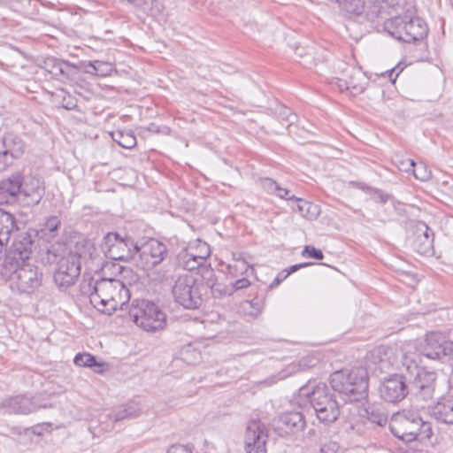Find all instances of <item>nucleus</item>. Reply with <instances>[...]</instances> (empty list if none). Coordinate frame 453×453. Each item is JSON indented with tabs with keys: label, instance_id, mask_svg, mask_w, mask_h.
<instances>
[{
	"label": "nucleus",
	"instance_id": "obj_1",
	"mask_svg": "<svg viewBox=\"0 0 453 453\" xmlns=\"http://www.w3.org/2000/svg\"><path fill=\"white\" fill-rule=\"evenodd\" d=\"M130 294L126 286L119 280L101 279L94 283L89 294L91 304L99 311L111 314L129 301Z\"/></svg>",
	"mask_w": 453,
	"mask_h": 453
},
{
	"label": "nucleus",
	"instance_id": "obj_2",
	"mask_svg": "<svg viewBox=\"0 0 453 453\" xmlns=\"http://www.w3.org/2000/svg\"><path fill=\"white\" fill-rule=\"evenodd\" d=\"M368 372L364 367L336 371L329 380L332 388L346 403L365 399L368 395Z\"/></svg>",
	"mask_w": 453,
	"mask_h": 453
},
{
	"label": "nucleus",
	"instance_id": "obj_3",
	"mask_svg": "<svg viewBox=\"0 0 453 453\" xmlns=\"http://www.w3.org/2000/svg\"><path fill=\"white\" fill-rule=\"evenodd\" d=\"M403 14L392 17L385 21V30L394 38L404 42H413L422 40L427 34L425 21L415 15L411 4L401 10Z\"/></svg>",
	"mask_w": 453,
	"mask_h": 453
},
{
	"label": "nucleus",
	"instance_id": "obj_4",
	"mask_svg": "<svg viewBox=\"0 0 453 453\" xmlns=\"http://www.w3.org/2000/svg\"><path fill=\"white\" fill-rule=\"evenodd\" d=\"M299 396L307 397L318 419L325 424L334 422L340 415V406L325 383L309 382L299 389Z\"/></svg>",
	"mask_w": 453,
	"mask_h": 453
},
{
	"label": "nucleus",
	"instance_id": "obj_5",
	"mask_svg": "<svg viewBox=\"0 0 453 453\" xmlns=\"http://www.w3.org/2000/svg\"><path fill=\"white\" fill-rule=\"evenodd\" d=\"M392 434L407 442L428 440L433 435L432 426L413 411H403L395 414L389 424Z\"/></svg>",
	"mask_w": 453,
	"mask_h": 453
},
{
	"label": "nucleus",
	"instance_id": "obj_6",
	"mask_svg": "<svg viewBox=\"0 0 453 453\" xmlns=\"http://www.w3.org/2000/svg\"><path fill=\"white\" fill-rule=\"evenodd\" d=\"M128 314L132 321L146 332L161 331L166 326L165 313L156 303L148 300L134 301Z\"/></svg>",
	"mask_w": 453,
	"mask_h": 453
},
{
	"label": "nucleus",
	"instance_id": "obj_7",
	"mask_svg": "<svg viewBox=\"0 0 453 453\" xmlns=\"http://www.w3.org/2000/svg\"><path fill=\"white\" fill-rule=\"evenodd\" d=\"M203 282L191 273L178 276L172 292L176 303L186 309H197L203 303Z\"/></svg>",
	"mask_w": 453,
	"mask_h": 453
},
{
	"label": "nucleus",
	"instance_id": "obj_8",
	"mask_svg": "<svg viewBox=\"0 0 453 453\" xmlns=\"http://www.w3.org/2000/svg\"><path fill=\"white\" fill-rule=\"evenodd\" d=\"M101 249L110 259L131 261L137 254L138 245L131 237L110 232L104 237Z\"/></svg>",
	"mask_w": 453,
	"mask_h": 453
},
{
	"label": "nucleus",
	"instance_id": "obj_9",
	"mask_svg": "<svg viewBox=\"0 0 453 453\" xmlns=\"http://www.w3.org/2000/svg\"><path fill=\"white\" fill-rule=\"evenodd\" d=\"M5 271L10 273L12 288H15L19 293H33L42 284V273L37 266L30 263L18 265L12 270Z\"/></svg>",
	"mask_w": 453,
	"mask_h": 453
},
{
	"label": "nucleus",
	"instance_id": "obj_10",
	"mask_svg": "<svg viewBox=\"0 0 453 453\" xmlns=\"http://www.w3.org/2000/svg\"><path fill=\"white\" fill-rule=\"evenodd\" d=\"M34 247V239L31 233L27 232L19 234L10 248L6 250L4 258V269L12 270L13 266H18L29 259Z\"/></svg>",
	"mask_w": 453,
	"mask_h": 453
},
{
	"label": "nucleus",
	"instance_id": "obj_11",
	"mask_svg": "<svg viewBox=\"0 0 453 453\" xmlns=\"http://www.w3.org/2000/svg\"><path fill=\"white\" fill-rule=\"evenodd\" d=\"M166 253L167 249L163 242L150 239L138 246L136 265L146 272L152 270L165 259Z\"/></svg>",
	"mask_w": 453,
	"mask_h": 453
},
{
	"label": "nucleus",
	"instance_id": "obj_12",
	"mask_svg": "<svg viewBox=\"0 0 453 453\" xmlns=\"http://www.w3.org/2000/svg\"><path fill=\"white\" fill-rule=\"evenodd\" d=\"M80 256L69 253L62 257L57 265L54 273V280L60 287L73 285L81 273Z\"/></svg>",
	"mask_w": 453,
	"mask_h": 453
},
{
	"label": "nucleus",
	"instance_id": "obj_13",
	"mask_svg": "<svg viewBox=\"0 0 453 453\" xmlns=\"http://www.w3.org/2000/svg\"><path fill=\"white\" fill-rule=\"evenodd\" d=\"M366 365L374 372H387L398 364L397 349L393 347L378 346L365 357Z\"/></svg>",
	"mask_w": 453,
	"mask_h": 453
},
{
	"label": "nucleus",
	"instance_id": "obj_14",
	"mask_svg": "<svg viewBox=\"0 0 453 453\" xmlns=\"http://www.w3.org/2000/svg\"><path fill=\"white\" fill-rule=\"evenodd\" d=\"M24 141L12 133L5 134L0 141V172L12 165L25 152Z\"/></svg>",
	"mask_w": 453,
	"mask_h": 453
},
{
	"label": "nucleus",
	"instance_id": "obj_15",
	"mask_svg": "<svg viewBox=\"0 0 453 453\" xmlns=\"http://www.w3.org/2000/svg\"><path fill=\"white\" fill-rule=\"evenodd\" d=\"M267 434L265 425L250 421L246 428L245 447L247 453H266Z\"/></svg>",
	"mask_w": 453,
	"mask_h": 453
},
{
	"label": "nucleus",
	"instance_id": "obj_16",
	"mask_svg": "<svg viewBox=\"0 0 453 453\" xmlns=\"http://www.w3.org/2000/svg\"><path fill=\"white\" fill-rule=\"evenodd\" d=\"M448 342L441 333H429L426 335L421 347L422 354L430 359L447 362Z\"/></svg>",
	"mask_w": 453,
	"mask_h": 453
},
{
	"label": "nucleus",
	"instance_id": "obj_17",
	"mask_svg": "<svg viewBox=\"0 0 453 453\" xmlns=\"http://www.w3.org/2000/svg\"><path fill=\"white\" fill-rule=\"evenodd\" d=\"M379 391L380 396L388 403L400 402L407 395L406 384L403 378L398 375L384 380Z\"/></svg>",
	"mask_w": 453,
	"mask_h": 453
},
{
	"label": "nucleus",
	"instance_id": "obj_18",
	"mask_svg": "<svg viewBox=\"0 0 453 453\" xmlns=\"http://www.w3.org/2000/svg\"><path fill=\"white\" fill-rule=\"evenodd\" d=\"M274 427L281 436L295 434L303 430L305 421L300 412H286L275 420Z\"/></svg>",
	"mask_w": 453,
	"mask_h": 453
},
{
	"label": "nucleus",
	"instance_id": "obj_19",
	"mask_svg": "<svg viewBox=\"0 0 453 453\" xmlns=\"http://www.w3.org/2000/svg\"><path fill=\"white\" fill-rule=\"evenodd\" d=\"M23 175L19 172L12 173L0 181V204L13 203L20 194Z\"/></svg>",
	"mask_w": 453,
	"mask_h": 453
},
{
	"label": "nucleus",
	"instance_id": "obj_20",
	"mask_svg": "<svg viewBox=\"0 0 453 453\" xmlns=\"http://www.w3.org/2000/svg\"><path fill=\"white\" fill-rule=\"evenodd\" d=\"M45 193L44 181L37 176H23L20 194L29 199L28 203L38 204Z\"/></svg>",
	"mask_w": 453,
	"mask_h": 453
},
{
	"label": "nucleus",
	"instance_id": "obj_21",
	"mask_svg": "<svg viewBox=\"0 0 453 453\" xmlns=\"http://www.w3.org/2000/svg\"><path fill=\"white\" fill-rule=\"evenodd\" d=\"M430 413L438 422L453 425V397H441L431 406Z\"/></svg>",
	"mask_w": 453,
	"mask_h": 453
},
{
	"label": "nucleus",
	"instance_id": "obj_22",
	"mask_svg": "<svg viewBox=\"0 0 453 453\" xmlns=\"http://www.w3.org/2000/svg\"><path fill=\"white\" fill-rule=\"evenodd\" d=\"M4 407L11 413L28 414L35 411L42 406L37 405L36 403L29 397L18 395L7 399L4 402Z\"/></svg>",
	"mask_w": 453,
	"mask_h": 453
},
{
	"label": "nucleus",
	"instance_id": "obj_23",
	"mask_svg": "<svg viewBox=\"0 0 453 453\" xmlns=\"http://www.w3.org/2000/svg\"><path fill=\"white\" fill-rule=\"evenodd\" d=\"M348 88L351 95L357 96L365 91L368 84L369 78L357 67H351L347 73Z\"/></svg>",
	"mask_w": 453,
	"mask_h": 453
},
{
	"label": "nucleus",
	"instance_id": "obj_24",
	"mask_svg": "<svg viewBox=\"0 0 453 453\" xmlns=\"http://www.w3.org/2000/svg\"><path fill=\"white\" fill-rule=\"evenodd\" d=\"M403 4L404 0H368L369 10L377 15L390 14L392 12L398 13L404 9Z\"/></svg>",
	"mask_w": 453,
	"mask_h": 453
},
{
	"label": "nucleus",
	"instance_id": "obj_25",
	"mask_svg": "<svg viewBox=\"0 0 453 453\" xmlns=\"http://www.w3.org/2000/svg\"><path fill=\"white\" fill-rule=\"evenodd\" d=\"M142 411L140 404L136 402H129L127 404L119 406L110 415L109 418L114 422L121 421L126 418L137 417Z\"/></svg>",
	"mask_w": 453,
	"mask_h": 453
},
{
	"label": "nucleus",
	"instance_id": "obj_26",
	"mask_svg": "<svg viewBox=\"0 0 453 453\" xmlns=\"http://www.w3.org/2000/svg\"><path fill=\"white\" fill-rule=\"evenodd\" d=\"M13 216L3 210H0V244L5 248L10 240L11 234L15 229Z\"/></svg>",
	"mask_w": 453,
	"mask_h": 453
},
{
	"label": "nucleus",
	"instance_id": "obj_27",
	"mask_svg": "<svg viewBox=\"0 0 453 453\" xmlns=\"http://www.w3.org/2000/svg\"><path fill=\"white\" fill-rule=\"evenodd\" d=\"M418 231L422 232V235H418L415 241V247L418 253L420 254H428L433 249L434 237L433 234H429L428 226L420 222L418 225Z\"/></svg>",
	"mask_w": 453,
	"mask_h": 453
},
{
	"label": "nucleus",
	"instance_id": "obj_28",
	"mask_svg": "<svg viewBox=\"0 0 453 453\" xmlns=\"http://www.w3.org/2000/svg\"><path fill=\"white\" fill-rule=\"evenodd\" d=\"M177 263L179 266L188 271H193L205 264L190 252L187 247L181 250L177 255Z\"/></svg>",
	"mask_w": 453,
	"mask_h": 453
},
{
	"label": "nucleus",
	"instance_id": "obj_29",
	"mask_svg": "<svg viewBox=\"0 0 453 453\" xmlns=\"http://www.w3.org/2000/svg\"><path fill=\"white\" fill-rule=\"evenodd\" d=\"M78 74L79 69L75 65L62 60L56 79L63 83L73 82L77 80Z\"/></svg>",
	"mask_w": 453,
	"mask_h": 453
},
{
	"label": "nucleus",
	"instance_id": "obj_30",
	"mask_svg": "<svg viewBox=\"0 0 453 453\" xmlns=\"http://www.w3.org/2000/svg\"><path fill=\"white\" fill-rule=\"evenodd\" d=\"M227 271L233 278H238L240 276L252 273L253 269L243 258L238 257L234 258V260L227 265Z\"/></svg>",
	"mask_w": 453,
	"mask_h": 453
},
{
	"label": "nucleus",
	"instance_id": "obj_31",
	"mask_svg": "<svg viewBox=\"0 0 453 453\" xmlns=\"http://www.w3.org/2000/svg\"><path fill=\"white\" fill-rule=\"evenodd\" d=\"M112 140L125 149H132L136 145V138L132 131L117 130L111 134Z\"/></svg>",
	"mask_w": 453,
	"mask_h": 453
},
{
	"label": "nucleus",
	"instance_id": "obj_32",
	"mask_svg": "<svg viewBox=\"0 0 453 453\" xmlns=\"http://www.w3.org/2000/svg\"><path fill=\"white\" fill-rule=\"evenodd\" d=\"M295 201L297 202L296 211L303 218L308 219H314L319 216V209L318 205L300 198H296Z\"/></svg>",
	"mask_w": 453,
	"mask_h": 453
},
{
	"label": "nucleus",
	"instance_id": "obj_33",
	"mask_svg": "<svg viewBox=\"0 0 453 453\" xmlns=\"http://www.w3.org/2000/svg\"><path fill=\"white\" fill-rule=\"evenodd\" d=\"M187 248L190 252L196 255V257L203 260L204 263L207 258L210 257L211 249L210 246L205 242L201 241L200 239H196L193 242H190Z\"/></svg>",
	"mask_w": 453,
	"mask_h": 453
},
{
	"label": "nucleus",
	"instance_id": "obj_34",
	"mask_svg": "<svg viewBox=\"0 0 453 453\" xmlns=\"http://www.w3.org/2000/svg\"><path fill=\"white\" fill-rule=\"evenodd\" d=\"M129 4L136 8L142 9L148 15L156 17L161 12L162 5L158 1H152L151 6L149 7V0H127Z\"/></svg>",
	"mask_w": 453,
	"mask_h": 453
},
{
	"label": "nucleus",
	"instance_id": "obj_35",
	"mask_svg": "<svg viewBox=\"0 0 453 453\" xmlns=\"http://www.w3.org/2000/svg\"><path fill=\"white\" fill-rule=\"evenodd\" d=\"M342 9L347 12L359 15L365 8L369 9L368 0H341Z\"/></svg>",
	"mask_w": 453,
	"mask_h": 453
},
{
	"label": "nucleus",
	"instance_id": "obj_36",
	"mask_svg": "<svg viewBox=\"0 0 453 453\" xmlns=\"http://www.w3.org/2000/svg\"><path fill=\"white\" fill-rule=\"evenodd\" d=\"M263 302L255 298L252 301H244L242 303V310L245 316L257 318L262 311Z\"/></svg>",
	"mask_w": 453,
	"mask_h": 453
},
{
	"label": "nucleus",
	"instance_id": "obj_37",
	"mask_svg": "<svg viewBox=\"0 0 453 453\" xmlns=\"http://www.w3.org/2000/svg\"><path fill=\"white\" fill-rule=\"evenodd\" d=\"M88 66L89 68V70H88V73L98 75V76H106L112 70L111 64H109L107 62L98 61V60L94 61V62H89Z\"/></svg>",
	"mask_w": 453,
	"mask_h": 453
},
{
	"label": "nucleus",
	"instance_id": "obj_38",
	"mask_svg": "<svg viewBox=\"0 0 453 453\" xmlns=\"http://www.w3.org/2000/svg\"><path fill=\"white\" fill-rule=\"evenodd\" d=\"M73 362L76 365L81 367L100 366V365L96 363L95 357L88 353H78L74 357Z\"/></svg>",
	"mask_w": 453,
	"mask_h": 453
},
{
	"label": "nucleus",
	"instance_id": "obj_39",
	"mask_svg": "<svg viewBox=\"0 0 453 453\" xmlns=\"http://www.w3.org/2000/svg\"><path fill=\"white\" fill-rule=\"evenodd\" d=\"M428 380H430L429 383L424 385L420 384L419 387V392L418 396L421 397L423 400H428L432 398L434 391V374H427Z\"/></svg>",
	"mask_w": 453,
	"mask_h": 453
},
{
	"label": "nucleus",
	"instance_id": "obj_40",
	"mask_svg": "<svg viewBox=\"0 0 453 453\" xmlns=\"http://www.w3.org/2000/svg\"><path fill=\"white\" fill-rule=\"evenodd\" d=\"M412 173H413L415 178L421 181L428 180L432 175L431 171L423 163H419V164L416 165V166L413 167V169H412Z\"/></svg>",
	"mask_w": 453,
	"mask_h": 453
},
{
	"label": "nucleus",
	"instance_id": "obj_41",
	"mask_svg": "<svg viewBox=\"0 0 453 453\" xmlns=\"http://www.w3.org/2000/svg\"><path fill=\"white\" fill-rule=\"evenodd\" d=\"M62 60L60 59H58L56 58H48L43 62V68L46 72H48L53 77L56 78Z\"/></svg>",
	"mask_w": 453,
	"mask_h": 453
},
{
	"label": "nucleus",
	"instance_id": "obj_42",
	"mask_svg": "<svg viewBox=\"0 0 453 453\" xmlns=\"http://www.w3.org/2000/svg\"><path fill=\"white\" fill-rule=\"evenodd\" d=\"M394 163L400 171L406 173L412 172L413 167L416 166L414 161L410 158H396Z\"/></svg>",
	"mask_w": 453,
	"mask_h": 453
},
{
	"label": "nucleus",
	"instance_id": "obj_43",
	"mask_svg": "<svg viewBox=\"0 0 453 453\" xmlns=\"http://www.w3.org/2000/svg\"><path fill=\"white\" fill-rule=\"evenodd\" d=\"M260 186L268 194L274 195L277 191L278 183L271 178H262L259 180Z\"/></svg>",
	"mask_w": 453,
	"mask_h": 453
},
{
	"label": "nucleus",
	"instance_id": "obj_44",
	"mask_svg": "<svg viewBox=\"0 0 453 453\" xmlns=\"http://www.w3.org/2000/svg\"><path fill=\"white\" fill-rule=\"evenodd\" d=\"M302 255L305 257H312L318 260L322 259L324 257L320 250H318L312 246H305L302 251Z\"/></svg>",
	"mask_w": 453,
	"mask_h": 453
},
{
	"label": "nucleus",
	"instance_id": "obj_45",
	"mask_svg": "<svg viewBox=\"0 0 453 453\" xmlns=\"http://www.w3.org/2000/svg\"><path fill=\"white\" fill-rule=\"evenodd\" d=\"M414 348L415 347L411 342H409L404 346V349L403 350V352L402 354V357L403 359V365H409V363L416 362L415 357L412 355L409 356V354H408L409 351Z\"/></svg>",
	"mask_w": 453,
	"mask_h": 453
},
{
	"label": "nucleus",
	"instance_id": "obj_46",
	"mask_svg": "<svg viewBox=\"0 0 453 453\" xmlns=\"http://www.w3.org/2000/svg\"><path fill=\"white\" fill-rule=\"evenodd\" d=\"M242 278L235 280L232 283V288L234 291L241 290L248 288L250 285V281L248 279V275L241 276Z\"/></svg>",
	"mask_w": 453,
	"mask_h": 453
},
{
	"label": "nucleus",
	"instance_id": "obj_47",
	"mask_svg": "<svg viewBox=\"0 0 453 453\" xmlns=\"http://www.w3.org/2000/svg\"><path fill=\"white\" fill-rule=\"evenodd\" d=\"M291 274L289 269H285L280 272L272 283L269 285V288H274L278 287L284 280H286Z\"/></svg>",
	"mask_w": 453,
	"mask_h": 453
},
{
	"label": "nucleus",
	"instance_id": "obj_48",
	"mask_svg": "<svg viewBox=\"0 0 453 453\" xmlns=\"http://www.w3.org/2000/svg\"><path fill=\"white\" fill-rule=\"evenodd\" d=\"M60 226V220L56 216L50 217L44 225L45 230H48L49 232H55L58 226Z\"/></svg>",
	"mask_w": 453,
	"mask_h": 453
},
{
	"label": "nucleus",
	"instance_id": "obj_49",
	"mask_svg": "<svg viewBox=\"0 0 453 453\" xmlns=\"http://www.w3.org/2000/svg\"><path fill=\"white\" fill-rule=\"evenodd\" d=\"M290 190L285 188H282L278 184L277 191L274 193V196L287 200H296V196L294 195H290Z\"/></svg>",
	"mask_w": 453,
	"mask_h": 453
},
{
	"label": "nucleus",
	"instance_id": "obj_50",
	"mask_svg": "<svg viewBox=\"0 0 453 453\" xmlns=\"http://www.w3.org/2000/svg\"><path fill=\"white\" fill-rule=\"evenodd\" d=\"M338 450V444L334 441H328L323 444L320 448L321 453H336Z\"/></svg>",
	"mask_w": 453,
	"mask_h": 453
},
{
	"label": "nucleus",
	"instance_id": "obj_51",
	"mask_svg": "<svg viewBox=\"0 0 453 453\" xmlns=\"http://www.w3.org/2000/svg\"><path fill=\"white\" fill-rule=\"evenodd\" d=\"M167 453H192V449L189 446L186 445H173Z\"/></svg>",
	"mask_w": 453,
	"mask_h": 453
},
{
	"label": "nucleus",
	"instance_id": "obj_52",
	"mask_svg": "<svg viewBox=\"0 0 453 453\" xmlns=\"http://www.w3.org/2000/svg\"><path fill=\"white\" fill-rule=\"evenodd\" d=\"M335 85L338 87L340 91L349 90L347 79H335Z\"/></svg>",
	"mask_w": 453,
	"mask_h": 453
},
{
	"label": "nucleus",
	"instance_id": "obj_53",
	"mask_svg": "<svg viewBox=\"0 0 453 453\" xmlns=\"http://www.w3.org/2000/svg\"><path fill=\"white\" fill-rule=\"evenodd\" d=\"M394 73H395V69H390L384 73H381L380 76H381L383 78H388L392 82H395L396 77L398 76V73H396L395 75V77L393 78Z\"/></svg>",
	"mask_w": 453,
	"mask_h": 453
},
{
	"label": "nucleus",
	"instance_id": "obj_54",
	"mask_svg": "<svg viewBox=\"0 0 453 453\" xmlns=\"http://www.w3.org/2000/svg\"><path fill=\"white\" fill-rule=\"evenodd\" d=\"M376 194L378 196V199L382 203H385L388 201V199L390 198V196L388 195V194H385L383 193L382 191L380 190H377L376 191Z\"/></svg>",
	"mask_w": 453,
	"mask_h": 453
},
{
	"label": "nucleus",
	"instance_id": "obj_55",
	"mask_svg": "<svg viewBox=\"0 0 453 453\" xmlns=\"http://www.w3.org/2000/svg\"><path fill=\"white\" fill-rule=\"evenodd\" d=\"M310 265H311L310 263H302V264L291 265L288 269H289L290 273H292L296 272L298 269L308 266Z\"/></svg>",
	"mask_w": 453,
	"mask_h": 453
},
{
	"label": "nucleus",
	"instance_id": "obj_56",
	"mask_svg": "<svg viewBox=\"0 0 453 453\" xmlns=\"http://www.w3.org/2000/svg\"><path fill=\"white\" fill-rule=\"evenodd\" d=\"M285 111H288L289 114L287 116V121L292 124L296 119V115L290 112V110L286 109Z\"/></svg>",
	"mask_w": 453,
	"mask_h": 453
},
{
	"label": "nucleus",
	"instance_id": "obj_57",
	"mask_svg": "<svg viewBox=\"0 0 453 453\" xmlns=\"http://www.w3.org/2000/svg\"><path fill=\"white\" fill-rule=\"evenodd\" d=\"M63 106L65 108V109H73L75 107V104L73 102H67L65 104H63Z\"/></svg>",
	"mask_w": 453,
	"mask_h": 453
}]
</instances>
